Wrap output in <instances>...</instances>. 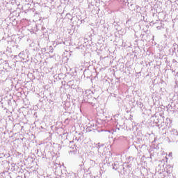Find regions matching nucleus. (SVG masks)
<instances>
[{"label":"nucleus","mask_w":178,"mask_h":178,"mask_svg":"<svg viewBox=\"0 0 178 178\" xmlns=\"http://www.w3.org/2000/svg\"><path fill=\"white\" fill-rule=\"evenodd\" d=\"M172 153L169 154V156H172Z\"/></svg>","instance_id":"f257e3e1"}]
</instances>
